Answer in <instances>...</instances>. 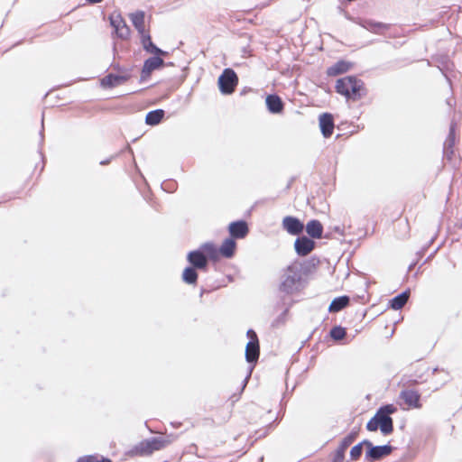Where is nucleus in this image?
Returning <instances> with one entry per match:
<instances>
[{
	"instance_id": "1",
	"label": "nucleus",
	"mask_w": 462,
	"mask_h": 462,
	"mask_svg": "<svg viewBox=\"0 0 462 462\" xmlns=\"http://www.w3.org/2000/svg\"><path fill=\"white\" fill-rule=\"evenodd\" d=\"M336 89L346 98L356 100L362 96L363 82L353 76L345 77L337 81Z\"/></svg>"
},
{
	"instance_id": "2",
	"label": "nucleus",
	"mask_w": 462,
	"mask_h": 462,
	"mask_svg": "<svg viewBox=\"0 0 462 462\" xmlns=\"http://www.w3.org/2000/svg\"><path fill=\"white\" fill-rule=\"evenodd\" d=\"M170 443L169 440L162 437L152 438L143 440L135 446L134 451L136 454L143 456L150 455L153 451L160 450Z\"/></svg>"
},
{
	"instance_id": "3",
	"label": "nucleus",
	"mask_w": 462,
	"mask_h": 462,
	"mask_svg": "<svg viewBox=\"0 0 462 462\" xmlns=\"http://www.w3.org/2000/svg\"><path fill=\"white\" fill-rule=\"evenodd\" d=\"M238 83L236 72L231 69H226L218 78L219 90L224 95H230L234 92Z\"/></svg>"
},
{
	"instance_id": "4",
	"label": "nucleus",
	"mask_w": 462,
	"mask_h": 462,
	"mask_svg": "<svg viewBox=\"0 0 462 462\" xmlns=\"http://www.w3.org/2000/svg\"><path fill=\"white\" fill-rule=\"evenodd\" d=\"M300 280V272L299 266L297 264L291 265L285 271L281 288L287 293L292 292Z\"/></svg>"
},
{
	"instance_id": "5",
	"label": "nucleus",
	"mask_w": 462,
	"mask_h": 462,
	"mask_svg": "<svg viewBox=\"0 0 462 462\" xmlns=\"http://www.w3.org/2000/svg\"><path fill=\"white\" fill-rule=\"evenodd\" d=\"M364 444L368 448V451L365 453V458L367 461L379 460L382 457L388 456L393 450V448L389 445L373 446V444L368 440H365Z\"/></svg>"
},
{
	"instance_id": "6",
	"label": "nucleus",
	"mask_w": 462,
	"mask_h": 462,
	"mask_svg": "<svg viewBox=\"0 0 462 462\" xmlns=\"http://www.w3.org/2000/svg\"><path fill=\"white\" fill-rule=\"evenodd\" d=\"M110 24L115 29L116 33L121 39H127L130 35V29L118 13H114L109 17Z\"/></svg>"
},
{
	"instance_id": "7",
	"label": "nucleus",
	"mask_w": 462,
	"mask_h": 462,
	"mask_svg": "<svg viewBox=\"0 0 462 462\" xmlns=\"http://www.w3.org/2000/svg\"><path fill=\"white\" fill-rule=\"evenodd\" d=\"M420 395L417 391L406 389L400 393V399L407 405L406 409H419Z\"/></svg>"
},
{
	"instance_id": "8",
	"label": "nucleus",
	"mask_w": 462,
	"mask_h": 462,
	"mask_svg": "<svg viewBox=\"0 0 462 462\" xmlns=\"http://www.w3.org/2000/svg\"><path fill=\"white\" fill-rule=\"evenodd\" d=\"M163 64H164V61L160 57H152V58L147 59L144 61V64H143V67L142 69L141 80L142 81L146 80L150 77V75L152 74V72L153 70L162 68L163 66Z\"/></svg>"
},
{
	"instance_id": "9",
	"label": "nucleus",
	"mask_w": 462,
	"mask_h": 462,
	"mask_svg": "<svg viewBox=\"0 0 462 462\" xmlns=\"http://www.w3.org/2000/svg\"><path fill=\"white\" fill-rule=\"evenodd\" d=\"M315 246V242L307 236H301L295 240L294 248L300 256L309 254Z\"/></svg>"
},
{
	"instance_id": "10",
	"label": "nucleus",
	"mask_w": 462,
	"mask_h": 462,
	"mask_svg": "<svg viewBox=\"0 0 462 462\" xmlns=\"http://www.w3.org/2000/svg\"><path fill=\"white\" fill-rule=\"evenodd\" d=\"M282 227L290 235L297 236L303 231L304 226L298 218L288 216L282 219Z\"/></svg>"
},
{
	"instance_id": "11",
	"label": "nucleus",
	"mask_w": 462,
	"mask_h": 462,
	"mask_svg": "<svg viewBox=\"0 0 462 462\" xmlns=\"http://www.w3.org/2000/svg\"><path fill=\"white\" fill-rule=\"evenodd\" d=\"M187 259L192 267L197 269H203L208 264L207 257L199 249L189 252L187 255Z\"/></svg>"
},
{
	"instance_id": "12",
	"label": "nucleus",
	"mask_w": 462,
	"mask_h": 462,
	"mask_svg": "<svg viewBox=\"0 0 462 462\" xmlns=\"http://www.w3.org/2000/svg\"><path fill=\"white\" fill-rule=\"evenodd\" d=\"M228 230L233 239H241L246 236L248 233V226L245 221H236L232 222L229 225Z\"/></svg>"
},
{
	"instance_id": "13",
	"label": "nucleus",
	"mask_w": 462,
	"mask_h": 462,
	"mask_svg": "<svg viewBox=\"0 0 462 462\" xmlns=\"http://www.w3.org/2000/svg\"><path fill=\"white\" fill-rule=\"evenodd\" d=\"M319 127L324 137H329L334 130L333 117L329 114H323L319 116Z\"/></svg>"
},
{
	"instance_id": "14",
	"label": "nucleus",
	"mask_w": 462,
	"mask_h": 462,
	"mask_svg": "<svg viewBox=\"0 0 462 462\" xmlns=\"http://www.w3.org/2000/svg\"><path fill=\"white\" fill-rule=\"evenodd\" d=\"M380 424V430L383 435H388L393 432V420L390 416H385L379 411L374 415Z\"/></svg>"
},
{
	"instance_id": "15",
	"label": "nucleus",
	"mask_w": 462,
	"mask_h": 462,
	"mask_svg": "<svg viewBox=\"0 0 462 462\" xmlns=\"http://www.w3.org/2000/svg\"><path fill=\"white\" fill-rule=\"evenodd\" d=\"M127 79L125 75L109 74L102 79L101 84L104 88H114L124 84Z\"/></svg>"
},
{
	"instance_id": "16",
	"label": "nucleus",
	"mask_w": 462,
	"mask_h": 462,
	"mask_svg": "<svg viewBox=\"0 0 462 462\" xmlns=\"http://www.w3.org/2000/svg\"><path fill=\"white\" fill-rule=\"evenodd\" d=\"M268 110L273 114H279L283 109L282 99L276 95H269L265 99Z\"/></svg>"
},
{
	"instance_id": "17",
	"label": "nucleus",
	"mask_w": 462,
	"mask_h": 462,
	"mask_svg": "<svg viewBox=\"0 0 462 462\" xmlns=\"http://www.w3.org/2000/svg\"><path fill=\"white\" fill-rule=\"evenodd\" d=\"M236 244L235 240L231 238H226L222 245L218 248L219 255H222L226 258H231L236 251Z\"/></svg>"
},
{
	"instance_id": "18",
	"label": "nucleus",
	"mask_w": 462,
	"mask_h": 462,
	"mask_svg": "<svg viewBox=\"0 0 462 462\" xmlns=\"http://www.w3.org/2000/svg\"><path fill=\"white\" fill-rule=\"evenodd\" d=\"M259 357V342L249 341L245 347V359L248 363L256 362Z\"/></svg>"
},
{
	"instance_id": "19",
	"label": "nucleus",
	"mask_w": 462,
	"mask_h": 462,
	"mask_svg": "<svg viewBox=\"0 0 462 462\" xmlns=\"http://www.w3.org/2000/svg\"><path fill=\"white\" fill-rule=\"evenodd\" d=\"M307 234L315 239L320 238L323 233V226L318 220H310L306 226Z\"/></svg>"
},
{
	"instance_id": "20",
	"label": "nucleus",
	"mask_w": 462,
	"mask_h": 462,
	"mask_svg": "<svg viewBox=\"0 0 462 462\" xmlns=\"http://www.w3.org/2000/svg\"><path fill=\"white\" fill-rule=\"evenodd\" d=\"M199 250L202 254L212 260L219 258L218 247L212 242H207L200 245Z\"/></svg>"
},
{
	"instance_id": "21",
	"label": "nucleus",
	"mask_w": 462,
	"mask_h": 462,
	"mask_svg": "<svg viewBox=\"0 0 462 462\" xmlns=\"http://www.w3.org/2000/svg\"><path fill=\"white\" fill-rule=\"evenodd\" d=\"M130 19L135 27V29L139 32L140 34H143L145 32L144 29V13L138 11L130 14Z\"/></svg>"
},
{
	"instance_id": "22",
	"label": "nucleus",
	"mask_w": 462,
	"mask_h": 462,
	"mask_svg": "<svg viewBox=\"0 0 462 462\" xmlns=\"http://www.w3.org/2000/svg\"><path fill=\"white\" fill-rule=\"evenodd\" d=\"M351 67L349 62L340 60L328 69V74L329 76H337L346 72Z\"/></svg>"
},
{
	"instance_id": "23",
	"label": "nucleus",
	"mask_w": 462,
	"mask_h": 462,
	"mask_svg": "<svg viewBox=\"0 0 462 462\" xmlns=\"http://www.w3.org/2000/svg\"><path fill=\"white\" fill-rule=\"evenodd\" d=\"M349 302V299L346 296H341L334 299L329 307L328 310L330 312H337L344 309Z\"/></svg>"
},
{
	"instance_id": "24",
	"label": "nucleus",
	"mask_w": 462,
	"mask_h": 462,
	"mask_svg": "<svg viewBox=\"0 0 462 462\" xmlns=\"http://www.w3.org/2000/svg\"><path fill=\"white\" fill-rule=\"evenodd\" d=\"M164 111L162 109L151 111L146 115L145 122L147 125H156L162 121Z\"/></svg>"
},
{
	"instance_id": "25",
	"label": "nucleus",
	"mask_w": 462,
	"mask_h": 462,
	"mask_svg": "<svg viewBox=\"0 0 462 462\" xmlns=\"http://www.w3.org/2000/svg\"><path fill=\"white\" fill-rule=\"evenodd\" d=\"M361 25L365 29L374 33H378L379 32H381V30L385 29L387 27L385 24L382 23L374 22L372 20H365L362 22Z\"/></svg>"
},
{
	"instance_id": "26",
	"label": "nucleus",
	"mask_w": 462,
	"mask_h": 462,
	"mask_svg": "<svg viewBox=\"0 0 462 462\" xmlns=\"http://www.w3.org/2000/svg\"><path fill=\"white\" fill-rule=\"evenodd\" d=\"M408 299H409V292L404 291V292L397 295L391 300V307L393 310H398L405 305Z\"/></svg>"
},
{
	"instance_id": "27",
	"label": "nucleus",
	"mask_w": 462,
	"mask_h": 462,
	"mask_svg": "<svg viewBox=\"0 0 462 462\" xmlns=\"http://www.w3.org/2000/svg\"><path fill=\"white\" fill-rule=\"evenodd\" d=\"M198 279V273L194 267H186L182 273V280L188 284H195Z\"/></svg>"
},
{
	"instance_id": "28",
	"label": "nucleus",
	"mask_w": 462,
	"mask_h": 462,
	"mask_svg": "<svg viewBox=\"0 0 462 462\" xmlns=\"http://www.w3.org/2000/svg\"><path fill=\"white\" fill-rule=\"evenodd\" d=\"M355 439V434H350L347 437H346L342 443L340 448H338V453L340 455V459L344 458V453L346 448L354 441Z\"/></svg>"
},
{
	"instance_id": "29",
	"label": "nucleus",
	"mask_w": 462,
	"mask_h": 462,
	"mask_svg": "<svg viewBox=\"0 0 462 462\" xmlns=\"http://www.w3.org/2000/svg\"><path fill=\"white\" fill-rule=\"evenodd\" d=\"M330 336L335 340H340L343 339L346 336V330L342 327H334L330 330Z\"/></svg>"
},
{
	"instance_id": "30",
	"label": "nucleus",
	"mask_w": 462,
	"mask_h": 462,
	"mask_svg": "<svg viewBox=\"0 0 462 462\" xmlns=\"http://www.w3.org/2000/svg\"><path fill=\"white\" fill-rule=\"evenodd\" d=\"M377 411L385 416H390L391 414H393L397 411V407L393 404H387L381 407Z\"/></svg>"
},
{
	"instance_id": "31",
	"label": "nucleus",
	"mask_w": 462,
	"mask_h": 462,
	"mask_svg": "<svg viewBox=\"0 0 462 462\" xmlns=\"http://www.w3.org/2000/svg\"><path fill=\"white\" fill-rule=\"evenodd\" d=\"M363 445H365L364 442L359 443L351 448L350 457L353 460L359 458V457L361 456L362 451H363V448H362Z\"/></svg>"
},
{
	"instance_id": "32",
	"label": "nucleus",
	"mask_w": 462,
	"mask_h": 462,
	"mask_svg": "<svg viewBox=\"0 0 462 462\" xmlns=\"http://www.w3.org/2000/svg\"><path fill=\"white\" fill-rule=\"evenodd\" d=\"M379 425L380 424L378 423V420L374 416L367 422L366 429L369 431H375L377 429H380Z\"/></svg>"
},
{
	"instance_id": "33",
	"label": "nucleus",
	"mask_w": 462,
	"mask_h": 462,
	"mask_svg": "<svg viewBox=\"0 0 462 462\" xmlns=\"http://www.w3.org/2000/svg\"><path fill=\"white\" fill-rule=\"evenodd\" d=\"M142 37V44L143 49L146 51L149 46L152 43L150 35L144 32L143 34H141Z\"/></svg>"
},
{
	"instance_id": "34",
	"label": "nucleus",
	"mask_w": 462,
	"mask_h": 462,
	"mask_svg": "<svg viewBox=\"0 0 462 462\" xmlns=\"http://www.w3.org/2000/svg\"><path fill=\"white\" fill-rule=\"evenodd\" d=\"M147 52L155 54V55H164L166 54L165 51L159 49L157 46H155L153 43H152L149 48L146 50Z\"/></svg>"
},
{
	"instance_id": "35",
	"label": "nucleus",
	"mask_w": 462,
	"mask_h": 462,
	"mask_svg": "<svg viewBox=\"0 0 462 462\" xmlns=\"http://www.w3.org/2000/svg\"><path fill=\"white\" fill-rule=\"evenodd\" d=\"M247 337L249 338V341H253V340L254 341L255 340V342H258L257 335H256V333L253 329H249L247 331Z\"/></svg>"
},
{
	"instance_id": "36",
	"label": "nucleus",
	"mask_w": 462,
	"mask_h": 462,
	"mask_svg": "<svg viewBox=\"0 0 462 462\" xmlns=\"http://www.w3.org/2000/svg\"><path fill=\"white\" fill-rule=\"evenodd\" d=\"M94 457H95L93 456L81 457L78 460V462H94Z\"/></svg>"
},
{
	"instance_id": "37",
	"label": "nucleus",
	"mask_w": 462,
	"mask_h": 462,
	"mask_svg": "<svg viewBox=\"0 0 462 462\" xmlns=\"http://www.w3.org/2000/svg\"><path fill=\"white\" fill-rule=\"evenodd\" d=\"M94 462H111V460L107 459V458H98L97 457H94Z\"/></svg>"
},
{
	"instance_id": "38",
	"label": "nucleus",
	"mask_w": 462,
	"mask_h": 462,
	"mask_svg": "<svg viewBox=\"0 0 462 462\" xmlns=\"http://www.w3.org/2000/svg\"><path fill=\"white\" fill-rule=\"evenodd\" d=\"M343 459H340V455L338 453V450L337 451V455L335 457V462H341Z\"/></svg>"
},
{
	"instance_id": "39",
	"label": "nucleus",
	"mask_w": 462,
	"mask_h": 462,
	"mask_svg": "<svg viewBox=\"0 0 462 462\" xmlns=\"http://www.w3.org/2000/svg\"><path fill=\"white\" fill-rule=\"evenodd\" d=\"M452 133H453V128L451 127V129H450V134H449V138H448L449 145H450V144H451V143L453 142V140H452V138H451Z\"/></svg>"
},
{
	"instance_id": "40",
	"label": "nucleus",
	"mask_w": 462,
	"mask_h": 462,
	"mask_svg": "<svg viewBox=\"0 0 462 462\" xmlns=\"http://www.w3.org/2000/svg\"><path fill=\"white\" fill-rule=\"evenodd\" d=\"M88 3H91V4H97V3H100L102 2L103 0H87Z\"/></svg>"
}]
</instances>
